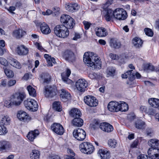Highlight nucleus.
Masks as SVG:
<instances>
[{
  "label": "nucleus",
  "mask_w": 159,
  "mask_h": 159,
  "mask_svg": "<svg viewBox=\"0 0 159 159\" xmlns=\"http://www.w3.org/2000/svg\"><path fill=\"white\" fill-rule=\"evenodd\" d=\"M148 156L147 155L140 154L137 157V159H153L150 155Z\"/></svg>",
  "instance_id": "3c124183"
},
{
  "label": "nucleus",
  "mask_w": 159,
  "mask_h": 159,
  "mask_svg": "<svg viewBox=\"0 0 159 159\" xmlns=\"http://www.w3.org/2000/svg\"><path fill=\"white\" fill-rule=\"evenodd\" d=\"M11 147L10 143L6 141H0V151L7 150Z\"/></svg>",
  "instance_id": "f704fd0d"
},
{
  "label": "nucleus",
  "mask_w": 159,
  "mask_h": 159,
  "mask_svg": "<svg viewBox=\"0 0 159 159\" xmlns=\"http://www.w3.org/2000/svg\"><path fill=\"white\" fill-rule=\"evenodd\" d=\"M59 93L60 97L62 101L66 102L70 99V94L64 89L60 90Z\"/></svg>",
  "instance_id": "412c9836"
},
{
  "label": "nucleus",
  "mask_w": 159,
  "mask_h": 159,
  "mask_svg": "<svg viewBox=\"0 0 159 159\" xmlns=\"http://www.w3.org/2000/svg\"><path fill=\"white\" fill-rule=\"evenodd\" d=\"M0 63L5 66H6L8 65L7 60L2 57H0Z\"/></svg>",
  "instance_id": "603ef678"
},
{
  "label": "nucleus",
  "mask_w": 159,
  "mask_h": 159,
  "mask_svg": "<svg viewBox=\"0 0 159 159\" xmlns=\"http://www.w3.org/2000/svg\"><path fill=\"white\" fill-rule=\"evenodd\" d=\"M26 34L25 31L19 29L14 31L13 33V35L17 39H20L22 37Z\"/></svg>",
  "instance_id": "c85d7f7f"
},
{
  "label": "nucleus",
  "mask_w": 159,
  "mask_h": 159,
  "mask_svg": "<svg viewBox=\"0 0 159 159\" xmlns=\"http://www.w3.org/2000/svg\"><path fill=\"white\" fill-rule=\"evenodd\" d=\"M53 108L55 110L60 111L61 110V102H55L53 103Z\"/></svg>",
  "instance_id": "c03bdc74"
},
{
  "label": "nucleus",
  "mask_w": 159,
  "mask_h": 159,
  "mask_svg": "<svg viewBox=\"0 0 159 159\" xmlns=\"http://www.w3.org/2000/svg\"><path fill=\"white\" fill-rule=\"evenodd\" d=\"M39 133L38 130L35 129L34 131H31L28 133L27 137L29 140L33 141L39 135Z\"/></svg>",
  "instance_id": "b1692460"
},
{
  "label": "nucleus",
  "mask_w": 159,
  "mask_h": 159,
  "mask_svg": "<svg viewBox=\"0 0 159 159\" xmlns=\"http://www.w3.org/2000/svg\"><path fill=\"white\" fill-rule=\"evenodd\" d=\"M16 9V8L15 7L12 6L9 7V8L8 9V11L12 14H14L15 13L13 12V11Z\"/></svg>",
  "instance_id": "052dcab7"
},
{
  "label": "nucleus",
  "mask_w": 159,
  "mask_h": 159,
  "mask_svg": "<svg viewBox=\"0 0 159 159\" xmlns=\"http://www.w3.org/2000/svg\"><path fill=\"white\" fill-rule=\"evenodd\" d=\"M10 63L11 65L16 68L20 69L21 68V64L16 59H13L11 60Z\"/></svg>",
  "instance_id": "37998d69"
},
{
  "label": "nucleus",
  "mask_w": 159,
  "mask_h": 159,
  "mask_svg": "<svg viewBox=\"0 0 159 159\" xmlns=\"http://www.w3.org/2000/svg\"><path fill=\"white\" fill-rule=\"evenodd\" d=\"M133 70H132L128 71L124 74L122 75V77L124 79H126L128 77L129 80L131 81L134 80L135 75L136 77L138 79L140 78L141 75L139 73H133Z\"/></svg>",
  "instance_id": "ddd939ff"
},
{
  "label": "nucleus",
  "mask_w": 159,
  "mask_h": 159,
  "mask_svg": "<svg viewBox=\"0 0 159 159\" xmlns=\"http://www.w3.org/2000/svg\"><path fill=\"white\" fill-rule=\"evenodd\" d=\"M118 102L116 101L110 102L107 105L108 110L112 112L118 111Z\"/></svg>",
  "instance_id": "4be33fe9"
},
{
  "label": "nucleus",
  "mask_w": 159,
  "mask_h": 159,
  "mask_svg": "<svg viewBox=\"0 0 159 159\" xmlns=\"http://www.w3.org/2000/svg\"><path fill=\"white\" fill-rule=\"evenodd\" d=\"M40 30L41 32L44 34H48L51 32L48 25L45 23H43L40 25Z\"/></svg>",
  "instance_id": "5701e85b"
},
{
  "label": "nucleus",
  "mask_w": 159,
  "mask_h": 159,
  "mask_svg": "<svg viewBox=\"0 0 159 159\" xmlns=\"http://www.w3.org/2000/svg\"><path fill=\"white\" fill-rule=\"evenodd\" d=\"M98 153L101 159H109L111 157L109 151L105 148L99 149Z\"/></svg>",
  "instance_id": "aec40b11"
},
{
  "label": "nucleus",
  "mask_w": 159,
  "mask_h": 159,
  "mask_svg": "<svg viewBox=\"0 0 159 159\" xmlns=\"http://www.w3.org/2000/svg\"><path fill=\"white\" fill-rule=\"evenodd\" d=\"M41 80L43 84L49 83L51 80V77L48 74L44 73L42 74L41 76Z\"/></svg>",
  "instance_id": "cd10ccee"
},
{
  "label": "nucleus",
  "mask_w": 159,
  "mask_h": 159,
  "mask_svg": "<svg viewBox=\"0 0 159 159\" xmlns=\"http://www.w3.org/2000/svg\"><path fill=\"white\" fill-rule=\"evenodd\" d=\"M1 85L3 87H6L7 85V80L6 79L2 80L1 84Z\"/></svg>",
  "instance_id": "69168bd1"
},
{
  "label": "nucleus",
  "mask_w": 159,
  "mask_h": 159,
  "mask_svg": "<svg viewBox=\"0 0 159 159\" xmlns=\"http://www.w3.org/2000/svg\"><path fill=\"white\" fill-rule=\"evenodd\" d=\"M4 72L6 75L8 77L12 78L14 76L13 72L11 70L7 69L6 68H4Z\"/></svg>",
  "instance_id": "a18cd8bd"
},
{
  "label": "nucleus",
  "mask_w": 159,
  "mask_h": 159,
  "mask_svg": "<svg viewBox=\"0 0 159 159\" xmlns=\"http://www.w3.org/2000/svg\"><path fill=\"white\" fill-rule=\"evenodd\" d=\"M27 89L30 96L33 97H35L36 96V90L31 86L29 85L27 86Z\"/></svg>",
  "instance_id": "4c0bfd02"
},
{
  "label": "nucleus",
  "mask_w": 159,
  "mask_h": 159,
  "mask_svg": "<svg viewBox=\"0 0 159 159\" xmlns=\"http://www.w3.org/2000/svg\"><path fill=\"white\" fill-rule=\"evenodd\" d=\"M149 105L153 107L159 108V99L157 98H152L148 100Z\"/></svg>",
  "instance_id": "a878e982"
},
{
  "label": "nucleus",
  "mask_w": 159,
  "mask_h": 159,
  "mask_svg": "<svg viewBox=\"0 0 159 159\" xmlns=\"http://www.w3.org/2000/svg\"><path fill=\"white\" fill-rule=\"evenodd\" d=\"M75 25V22L74 19L71 17L68 21L64 25L68 29H72L74 26Z\"/></svg>",
  "instance_id": "c9c22d12"
},
{
  "label": "nucleus",
  "mask_w": 159,
  "mask_h": 159,
  "mask_svg": "<svg viewBox=\"0 0 159 159\" xmlns=\"http://www.w3.org/2000/svg\"><path fill=\"white\" fill-rule=\"evenodd\" d=\"M84 103L87 105L91 107H95L98 104V101L96 98L91 95H88L84 97Z\"/></svg>",
  "instance_id": "9d476101"
},
{
  "label": "nucleus",
  "mask_w": 159,
  "mask_h": 159,
  "mask_svg": "<svg viewBox=\"0 0 159 159\" xmlns=\"http://www.w3.org/2000/svg\"><path fill=\"white\" fill-rule=\"evenodd\" d=\"M63 56L66 60L71 62H73L75 60L74 54L70 50H67L66 51L64 52Z\"/></svg>",
  "instance_id": "a211bd4d"
},
{
  "label": "nucleus",
  "mask_w": 159,
  "mask_h": 159,
  "mask_svg": "<svg viewBox=\"0 0 159 159\" xmlns=\"http://www.w3.org/2000/svg\"><path fill=\"white\" fill-rule=\"evenodd\" d=\"M87 86V82L84 79H79L76 83V87L80 92H84Z\"/></svg>",
  "instance_id": "9b49d317"
},
{
  "label": "nucleus",
  "mask_w": 159,
  "mask_h": 159,
  "mask_svg": "<svg viewBox=\"0 0 159 159\" xmlns=\"http://www.w3.org/2000/svg\"><path fill=\"white\" fill-rule=\"evenodd\" d=\"M84 62L92 69L101 68V61L96 54L92 52H85L83 57Z\"/></svg>",
  "instance_id": "f257e3e1"
},
{
  "label": "nucleus",
  "mask_w": 159,
  "mask_h": 159,
  "mask_svg": "<svg viewBox=\"0 0 159 159\" xmlns=\"http://www.w3.org/2000/svg\"><path fill=\"white\" fill-rule=\"evenodd\" d=\"M146 34L148 36L152 37L153 35V32L151 29L148 28H146L144 30Z\"/></svg>",
  "instance_id": "8fccbe9b"
},
{
  "label": "nucleus",
  "mask_w": 159,
  "mask_h": 159,
  "mask_svg": "<svg viewBox=\"0 0 159 159\" xmlns=\"http://www.w3.org/2000/svg\"><path fill=\"white\" fill-rule=\"evenodd\" d=\"M72 123L73 125L75 126L81 127L83 125V120L80 117H77L73 120Z\"/></svg>",
  "instance_id": "2f4dec72"
},
{
  "label": "nucleus",
  "mask_w": 159,
  "mask_h": 159,
  "mask_svg": "<svg viewBox=\"0 0 159 159\" xmlns=\"http://www.w3.org/2000/svg\"><path fill=\"white\" fill-rule=\"evenodd\" d=\"M94 31L97 36L99 37H104L108 34L107 30L103 27H97Z\"/></svg>",
  "instance_id": "2eb2a0df"
},
{
  "label": "nucleus",
  "mask_w": 159,
  "mask_h": 159,
  "mask_svg": "<svg viewBox=\"0 0 159 159\" xmlns=\"http://www.w3.org/2000/svg\"><path fill=\"white\" fill-rule=\"evenodd\" d=\"M16 82L15 80H11L8 81L7 85L8 87H11L15 85Z\"/></svg>",
  "instance_id": "4d7b16f0"
},
{
  "label": "nucleus",
  "mask_w": 159,
  "mask_h": 159,
  "mask_svg": "<svg viewBox=\"0 0 159 159\" xmlns=\"http://www.w3.org/2000/svg\"><path fill=\"white\" fill-rule=\"evenodd\" d=\"M99 128L103 131L107 132H111L113 130V128L112 125L105 122L100 124Z\"/></svg>",
  "instance_id": "6ab92c4d"
},
{
  "label": "nucleus",
  "mask_w": 159,
  "mask_h": 159,
  "mask_svg": "<svg viewBox=\"0 0 159 159\" xmlns=\"http://www.w3.org/2000/svg\"><path fill=\"white\" fill-rule=\"evenodd\" d=\"M145 125V123L141 120H138L135 123V127L138 129H142L143 128Z\"/></svg>",
  "instance_id": "a19ab883"
},
{
  "label": "nucleus",
  "mask_w": 159,
  "mask_h": 159,
  "mask_svg": "<svg viewBox=\"0 0 159 159\" xmlns=\"http://www.w3.org/2000/svg\"><path fill=\"white\" fill-rule=\"evenodd\" d=\"M40 152L37 150L32 151L30 154L31 159H39L40 157Z\"/></svg>",
  "instance_id": "58836bf2"
},
{
  "label": "nucleus",
  "mask_w": 159,
  "mask_h": 159,
  "mask_svg": "<svg viewBox=\"0 0 159 159\" xmlns=\"http://www.w3.org/2000/svg\"><path fill=\"white\" fill-rule=\"evenodd\" d=\"M35 45L37 48L41 51L47 52L46 50L43 48L40 44L39 43L36 42L35 43Z\"/></svg>",
  "instance_id": "864d4df0"
},
{
  "label": "nucleus",
  "mask_w": 159,
  "mask_h": 159,
  "mask_svg": "<svg viewBox=\"0 0 159 159\" xmlns=\"http://www.w3.org/2000/svg\"><path fill=\"white\" fill-rule=\"evenodd\" d=\"M60 9L59 7H55L53 9V12L55 15H57L60 13Z\"/></svg>",
  "instance_id": "6e6d98bb"
},
{
  "label": "nucleus",
  "mask_w": 159,
  "mask_h": 159,
  "mask_svg": "<svg viewBox=\"0 0 159 159\" xmlns=\"http://www.w3.org/2000/svg\"><path fill=\"white\" fill-rule=\"evenodd\" d=\"M118 111H125L128 109V105L124 102H118Z\"/></svg>",
  "instance_id": "473e14b6"
},
{
  "label": "nucleus",
  "mask_w": 159,
  "mask_h": 159,
  "mask_svg": "<svg viewBox=\"0 0 159 159\" xmlns=\"http://www.w3.org/2000/svg\"><path fill=\"white\" fill-rule=\"evenodd\" d=\"M70 115L73 117H77L81 116V114L80 111L76 108H73L69 111Z\"/></svg>",
  "instance_id": "393cba45"
},
{
  "label": "nucleus",
  "mask_w": 159,
  "mask_h": 159,
  "mask_svg": "<svg viewBox=\"0 0 159 159\" xmlns=\"http://www.w3.org/2000/svg\"><path fill=\"white\" fill-rule=\"evenodd\" d=\"M144 67V69L146 70H148L151 71H154L155 70L154 67L150 63L145 64Z\"/></svg>",
  "instance_id": "de8ad7c7"
},
{
  "label": "nucleus",
  "mask_w": 159,
  "mask_h": 159,
  "mask_svg": "<svg viewBox=\"0 0 159 159\" xmlns=\"http://www.w3.org/2000/svg\"><path fill=\"white\" fill-rule=\"evenodd\" d=\"M74 138L79 141H83L85 138L86 133L85 131L82 129H75L73 133Z\"/></svg>",
  "instance_id": "1a4fd4ad"
},
{
  "label": "nucleus",
  "mask_w": 159,
  "mask_h": 159,
  "mask_svg": "<svg viewBox=\"0 0 159 159\" xmlns=\"http://www.w3.org/2000/svg\"><path fill=\"white\" fill-rule=\"evenodd\" d=\"M11 121L9 117L7 115H0V123L3 125H7L9 124Z\"/></svg>",
  "instance_id": "bb28decb"
},
{
  "label": "nucleus",
  "mask_w": 159,
  "mask_h": 159,
  "mask_svg": "<svg viewBox=\"0 0 159 159\" xmlns=\"http://www.w3.org/2000/svg\"><path fill=\"white\" fill-rule=\"evenodd\" d=\"M110 44L111 47L115 48H118L121 46L120 43L114 39H111Z\"/></svg>",
  "instance_id": "e433bc0d"
},
{
  "label": "nucleus",
  "mask_w": 159,
  "mask_h": 159,
  "mask_svg": "<svg viewBox=\"0 0 159 159\" xmlns=\"http://www.w3.org/2000/svg\"><path fill=\"white\" fill-rule=\"evenodd\" d=\"M109 145L112 148H115L117 145L116 140L114 139H110L108 141Z\"/></svg>",
  "instance_id": "49530a36"
},
{
  "label": "nucleus",
  "mask_w": 159,
  "mask_h": 159,
  "mask_svg": "<svg viewBox=\"0 0 159 159\" xmlns=\"http://www.w3.org/2000/svg\"><path fill=\"white\" fill-rule=\"evenodd\" d=\"M71 17L70 16L67 15H62L60 18L61 22L65 25Z\"/></svg>",
  "instance_id": "ea45409f"
},
{
  "label": "nucleus",
  "mask_w": 159,
  "mask_h": 159,
  "mask_svg": "<svg viewBox=\"0 0 159 159\" xmlns=\"http://www.w3.org/2000/svg\"><path fill=\"white\" fill-rule=\"evenodd\" d=\"M44 57L47 61L48 66H53L52 63L55 64L56 63L55 59L53 57L52 58L48 54H45Z\"/></svg>",
  "instance_id": "72a5a7b5"
},
{
  "label": "nucleus",
  "mask_w": 159,
  "mask_h": 159,
  "mask_svg": "<svg viewBox=\"0 0 159 159\" xmlns=\"http://www.w3.org/2000/svg\"><path fill=\"white\" fill-rule=\"evenodd\" d=\"M134 46L136 48H141L143 45V42L142 40L138 37L134 38L132 41Z\"/></svg>",
  "instance_id": "7c9ffc66"
},
{
  "label": "nucleus",
  "mask_w": 159,
  "mask_h": 159,
  "mask_svg": "<svg viewBox=\"0 0 159 159\" xmlns=\"http://www.w3.org/2000/svg\"><path fill=\"white\" fill-rule=\"evenodd\" d=\"M71 73L70 70L69 69L66 70V73H63L61 74V76L63 80L67 83H69L71 81V80L68 78Z\"/></svg>",
  "instance_id": "c756f323"
},
{
  "label": "nucleus",
  "mask_w": 159,
  "mask_h": 159,
  "mask_svg": "<svg viewBox=\"0 0 159 159\" xmlns=\"http://www.w3.org/2000/svg\"><path fill=\"white\" fill-rule=\"evenodd\" d=\"M54 31L55 34L60 38H66L69 34V30L64 25H56L54 29Z\"/></svg>",
  "instance_id": "39448f33"
},
{
  "label": "nucleus",
  "mask_w": 159,
  "mask_h": 159,
  "mask_svg": "<svg viewBox=\"0 0 159 159\" xmlns=\"http://www.w3.org/2000/svg\"><path fill=\"white\" fill-rule=\"evenodd\" d=\"M51 129L56 134L61 135L64 132L63 126L60 124L54 123L51 126Z\"/></svg>",
  "instance_id": "4468645a"
},
{
  "label": "nucleus",
  "mask_w": 159,
  "mask_h": 159,
  "mask_svg": "<svg viewBox=\"0 0 159 159\" xmlns=\"http://www.w3.org/2000/svg\"><path fill=\"white\" fill-rule=\"evenodd\" d=\"M138 140H135L133 142V143L131 145V147L132 148H136L138 146Z\"/></svg>",
  "instance_id": "bf43d9fd"
},
{
  "label": "nucleus",
  "mask_w": 159,
  "mask_h": 159,
  "mask_svg": "<svg viewBox=\"0 0 159 159\" xmlns=\"http://www.w3.org/2000/svg\"><path fill=\"white\" fill-rule=\"evenodd\" d=\"M74 35L75 36L73 38V39L74 40H76L80 38V34L78 33H75Z\"/></svg>",
  "instance_id": "338daca9"
},
{
  "label": "nucleus",
  "mask_w": 159,
  "mask_h": 159,
  "mask_svg": "<svg viewBox=\"0 0 159 159\" xmlns=\"http://www.w3.org/2000/svg\"><path fill=\"white\" fill-rule=\"evenodd\" d=\"M25 97L26 95L24 92L15 93L11 96V102L8 104L6 103V106L7 107H10L13 105L19 106Z\"/></svg>",
  "instance_id": "20e7f679"
},
{
  "label": "nucleus",
  "mask_w": 159,
  "mask_h": 159,
  "mask_svg": "<svg viewBox=\"0 0 159 159\" xmlns=\"http://www.w3.org/2000/svg\"><path fill=\"white\" fill-rule=\"evenodd\" d=\"M147 135L151 136L153 134V131L151 129H148L146 130Z\"/></svg>",
  "instance_id": "680f3d73"
},
{
  "label": "nucleus",
  "mask_w": 159,
  "mask_h": 159,
  "mask_svg": "<svg viewBox=\"0 0 159 159\" xmlns=\"http://www.w3.org/2000/svg\"><path fill=\"white\" fill-rule=\"evenodd\" d=\"M96 75L95 73H90L89 75V77L91 79H94L96 77Z\"/></svg>",
  "instance_id": "774afa93"
},
{
  "label": "nucleus",
  "mask_w": 159,
  "mask_h": 159,
  "mask_svg": "<svg viewBox=\"0 0 159 159\" xmlns=\"http://www.w3.org/2000/svg\"><path fill=\"white\" fill-rule=\"evenodd\" d=\"M150 148L148 151L149 155L153 159H159V140L156 139H150L148 142Z\"/></svg>",
  "instance_id": "7ed1b4c3"
},
{
  "label": "nucleus",
  "mask_w": 159,
  "mask_h": 159,
  "mask_svg": "<svg viewBox=\"0 0 159 159\" xmlns=\"http://www.w3.org/2000/svg\"><path fill=\"white\" fill-rule=\"evenodd\" d=\"M83 23L84 25L85 29L86 30L89 29L91 25L90 23L86 21H84L83 22Z\"/></svg>",
  "instance_id": "5fc2aeb1"
},
{
  "label": "nucleus",
  "mask_w": 159,
  "mask_h": 159,
  "mask_svg": "<svg viewBox=\"0 0 159 159\" xmlns=\"http://www.w3.org/2000/svg\"><path fill=\"white\" fill-rule=\"evenodd\" d=\"M99 126L100 124L99 125L98 122L96 121L94 124L93 125L92 127L93 129H95L99 127Z\"/></svg>",
  "instance_id": "0e129e2a"
},
{
  "label": "nucleus",
  "mask_w": 159,
  "mask_h": 159,
  "mask_svg": "<svg viewBox=\"0 0 159 159\" xmlns=\"http://www.w3.org/2000/svg\"><path fill=\"white\" fill-rule=\"evenodd\" d=\"M17 116L20 120L24 122H28L31 120L29 115L26 112L22 110L18 111Z\"/></svg>",
  "instance_id": "f8f14e48"
},
{
  "label": "nucleus",
  "mask_w": 159,
  "mask_h": 159,
  "mask_svg": "<svg viewBox=\"0 0 159 159\" xmlns=\"http://www.w3.org/2000/svg\"><path fill=\"white\" fill-rule=\"evenodd\" d=\"M16 52L20 56L25 55L29 52L28 48L23 45L18 46L16 50Z\"/></svg>",
  "instance_id": "f3484780"
},
{
  "label": "nucleus",
  "mask_w": 159,
  "mask_h": 159,
  "mask_svg": "<svg viewBox=\"0 0 159 159\" xmlns=\"http://www.w3.org/2000/svg\"><path fill=\"white\" fill-rule=\"evenodd\" d=\"M57 87L54 85H47L44 87V94L47 98H52L56 95Z\"/></svg>",
  "instance_id": "6e6552de"
},
{
  "label": "nucleus",
  "mask_w": 159,
  "mask_h": 159,
  "mask_svg": "<svg viewBox=\"0 0 159 159\" xmlns=\"http://www.w3.org/2000/svg\"><path fill=\"white\" fill-rule=\"evenodd\" d=\"M109 56L110 57L114 60H117L118 58V56L115 54L110 53Z\"/></svg>",
  "instance_id": "e2e57ef3"
},
{
  "label": "nucleus",
  "mask_w": 159,
  "mask_h": 159,
  "mask_svg": "<svg viewBox=\"0 0 159 159\" xmlns=\"http://www.w3.org/2000/svg\"><path fill=\"white\" fill-rule=\"evenodd\" d=\"M52 11L50 9L47 10L46 11H43L42 14L43 15H49L52 13Z\"/></svg>",
  "instance_id": "13d9d810"
},
{
  "label": "nucleus",
  "mask_w": 159,
  "mask_h": 159,
  "mask_svg": "<svg viewBox=\"0 0 159 159\" xmlns=\"http://www.w3.org/2000/svg\"><path fill=\"white\" fill-rule=\"evenodd\" d=\"M65 8L68 11L73 12L77 11L79 9V7L77 3H68L65 4Z\"/></svg>",
  "instance_id": "dca6fc26"
},
{
  "label": "nucleus",
  "mask_w": 159,
  "mask_h": 159,
  "mask_svg": "<svg viewBox=\"0 0 159 159\" xmlns=\"http://www.w3.org/2000/svg\"><path fill=\"white\" fill-rule=\"evenodd\" d=\"M115 71V69L113 67L111 66L107 68L106 72L108 76H112L114 75Z\"/></svg>",
  "instance_id": "79ce46f5"
},
{
  "label": "nucleus",
  "mask_w": 159,
  "mask_h": 159,
  "mask_svg": "<svg viewBox=\"0 0 159 159\" xmlns=\"http://www.w3.org/2000/svg\"><path fill=\"white\" fill-rule=\"evenodd\" d=\"M126 11L122 8H117L113 12L111 10H108L105 16V19L107 21H111L113 18L119 20H123L127 17Z\"/></svg>",
  "instance_id": "f03ea898"
},
{
  "label": "nucleus",
  "mask_w": 159,
  "mask_h": 159,
  "mask_svg": "<svg viewBox=\"0 0 159 159\" xmlns=\"http://www.w3.org/2000/svg\"><path fill=\"white\" fill-rule=\"evenodd\" d=\"M81 151L84 154H90L94 150V147L92 144L88 142H83L80 145Z\"/></svg>",
  "instance_id": "423d86ee"
},
{
  "label": "nucleus",
  "mask_w": 159,
  "mask_h": 159,
  "mask_svg": "<svg viewBox=\"0 0 159 159\" xmlns=\"http://www.w3.org/2000/svg\"><path fill=\"white\" fill-rule=\"evenodd\" d=\"M24 104L26 109L31 111H36L38 109V104L37 102L34 99H26L24 101Z\"/></svg>",
  "instance_id": "0eeeda50"
},
{
  "label": "nucleus",
  "mask_w": 159,
  "mask_h": 159,
  "mask_svg": "<svg viewBox=\"0 0 159 159\" xmlns=\"http://www.w3.org/2000/svg\"><path fill=\"white\" fill-rule=\"evenodd\" d=\"M7 132L6 127L3 125H0V135L6 134Z\"/></svg>",
  "instance_id": "09e8293b"
}]
</instances>
